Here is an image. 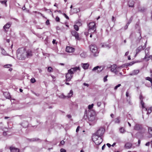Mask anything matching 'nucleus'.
<instances>
[{"instance_id": "nucleus-36", "label": "nucleus", "mask_w": 152, "mask_h": 152, "mask_svg": "<svg viewBox=\"0 0 152 152\" xmlns=\"http://www.w3.org/2000/svg\"><path fill=\"white\" fill-rule=\"evenodd\" d=\"M133 19V17L132 16L129 19L128 22L127 23V25H129V24L131 22Z\"/></svg>"}, {"instance_id": "nucleus-58", "label": "nucleus", "mask_w": 152, "mask_h": 152, "mask_svg": "<svg viewBox=\"0 0 152 152\" xmlns=\"http://www.w3.org/2000/svg\"><path fill=\"white\" fill-rule=\"evenodd\" d=\"M66 116L69 118H71L72 117L71 115H68Z\"/></svg>"}, {"instance_id": "nucleus-62", "label": "nucleus", "mask_w": 152, "mask_h": 152, "mask_svg": "<svg viewBox=\"0 0 152 152\" xmlns=\"http://www.w3.org/2000/svg\"><path fill=\"white\" fill-rule=\"evenodd\" d=\"M107 145L108 146V147H110V146H111V145H110V144L108 143H107Z\"/></svg>"}, {"instance_id": "nucleus-51", "label": "nucleus", "mask_w": 152, "mask_h": 152, "mask_svg": "<svg viewBox=\"0 0 152 152\" xmlns=\"http://www.w3.org/2000/svg\"><path fill=\"white\" fill-rule=\"evenodd\" d=\"M143 97L141 94H140V102L141 101V100H143Z\"/></svg>"}, {"instance_id": "nucleus-40", "label": "nucleus", "mask_w": 152, "mask_h": 152, "mask_svg": "<svg viewBox=\"0 0 152 152\" xmlns=\"http://www.w3.org/2000/svg\"><path fill=\"white\" fill-rule=\"evenodd\" d=\"M53 69L51 67H49L48 68V71L49 72H51L52 71Z\"/></svg>"}, {"instance_id": "nucleus-27", "label": "nucleus", "mask_w": 152, "mask_h": 152, "mask_svg": "<svg viewBox=\"0 0 152 152\" xmlns=\"http://www.w3.org/2000/svg\"><path fill=\"white\" fill-rule=\"evenodd\" d=\"M101 68V66H96L94 67L92 69V71H96L97 70V71L98 69H100Z\"/></svg>"}, {"instance_id": "nucleus-45", "label": "nucleus", "mask_w": 152, "mask_h": 152, "mask_svg": "<svg viewBox=\"0 0 152 152\" xmlns=\"http://www.w3.org/2000/svg\"><path fill=\"white\" fill-rule=\"evenodd\" d=\"M116 20V18L114 17V16H113L112 18V21L114 23Z\"/></svg>"}, {"instance_id": "nucleus-55", "label": "nucleus", "mask_w": 152, "mask_h": 152, "mask_svg": "<svg viewBox=\"0 0 152 152\" xmlns=\"http://www.w3.org/2000/svg\"><path fill=\"white\" fill-rule=\"evenodd\" d=\"M150 142H147L145 144V145L146 146H149L150 145Z\"/></svg>"}, {"instance_id": "nucleus-9", "label": "nucleus", "mask_w": 152, "mask_h": 152, "mask_svg": "<svg viewBox=\"0 0 152 152\" xmlns=\"http://www.w3.org/2000/svg\"><path fill=\"white\" fill-rule=\"evenodd\" d=\"M147 43V42L145 43V44L144 46H139L136 50V53L135 55L136 56L137 55V54L139 53L140 52L141 50H143L146 47V44Z\"/></svg>"}, {"instance_id": "nucleus-11", "label": "nucleus", "mask_w": 152, "mask_h": 152, "mask_svg": "<svg viewBox=\"0 0 152 152\" xmlns=\"http://www.w3.org/2000/svg\"><path fill=\"white\" fill-rule=\"evenodd\" d=\"M70 70L71 72V73L73 74H74V73H75L77 71H78L79 72L80 71V68L79 66L73 68H72L71 69H69Z\"/></svg>"}, {"instance_id": "nucleus-32", "label": "nucleus", "mask_w": 152, "mask_h": 152, "mask_svg": "<svg viewBox=\"0 0 152 152\" xmlns=\"http://www.w3.org/2000/svg\"><path fill=\"white\" fill-rule=\"evenodd\" d=\"M152 110V107H151L148 109V111L147 113V114H148V115L151 112Z\"/></svg>"}, {"instance_id": "nucleus-41", "label": "nucleus", "mask_w": 152, "mask_h": 152, "mask_svg": "<svg viewBox=\"0 0 152 152\" xmlns=\"http://www.w3.org/2000/svg\"><path fill=\"white\" fill-rule=\"evenodd\" d=\"M94 106V104H92L91 105H89L88 106V108L89 110H90L92 109Z\"/></svg>"}, {"instance_id": "nucleus-48", "label": "nucleus", "mask_w": 152, "mask_h": 152, "mask_svg": "<svg viewBox=\"0 0 152 152\" xmlns=\"http://www.w3.org/2000/svg\"><path fill=\"white\" fill-rule=\"evenodd\" d=\"M101 102H98L97 103V105L98 107H99L101 105Z\"/></svg>"}, {"instance_id": "nucleus-25", "label": "nucleus", "mask_w": 152, "mask_h": 152, "mask_svg": "<svg viewBox=\"0 0 152 152\" xmlns=\"http://www.w3.org/2000/svg\"><path fill=\"white\" fill-rule=\"evenodd\" d=\"M138 10L139 11L141 12H145L146 10V8L144 7H138Z\"/></svg>"}, {"instance_id": "nucleus-60", "label": "nucleus", "mask_w": 152, "mask_h": 152, "mask_svg": "<svg viewBox=\"0 0 152 152\" xmlns=\"http://www.w3.org/2000/svg\"><path fill=\"white\" fill-rule=\"evenodd\" d=\"M56 40L55 39H53V40L52 42L53 44L56 43Z\"/></svg>"}, {"instance_id": "nucleus-59", "label": "nucleus", "mask_w": 152, "mask_h": 152, "mask_svg": "<svg viewBox=\"0 0 152 152\" xmlns=\"http://www.w3.org/2000/svg\"><path fill=\"white\" fill-rule=\"evenodd\" d=\"M3 134L4 136H6L7 135V132H4L3 133Z\"/></svg>"}, {"instance_id": "nucleus-19", "label": "nucleus", "mask_w": 152, "mask_h": 152, "mask_svg": "<svg viewBox=\"0 0 152 152\" xmlns=\"http://www.w3.org/2000/svg\"><path fill=\"white\" fill-rule=\"evenodd\" d=\"M149 48H146L145 50V57L144 58V59L147 60H148V59H147V58H149V57L148 56V53H149Z\"/></svg>"}, {"instance_id": "nucleus-64", "label": "nucleus", "mask_w": 152, "mask_h": 152, "mask_svg": "<svg viewBox=\"0 0 152 152\" xmlns=\"http://www.w3.org/2000/svg\"><path fill=\"white\" fill-rule=\"evenodd\" d=\"M150 73L151 74V77L152 78V70H151L150 71Z\"/></svg>"}, {"instance_id": "nucleus-42", "label": "nucleus", "mask_w": 152, "mask_h": 152, "mask_svg": "<svg viewBox=\"0 0 152 152\" xmlns=\"http://www.w3.org/2000/svg\"><path fill=\"white\" fill-rule=\"evenodd\" d=\"M30 81L31 82L33 83H34L36 81L35 79L33 77L31 78V79Z\"/></svg>"}, {"instance_id": "nucleus-35", "label": "nucleus", "mask_w": 152, "mask_h": 152, "mask_svg": "<svg viewBox=\"0 0 152 152\" xmlns=\"http://www.w3.org/2000/svg\"><path fill=\"white\" fill-rule=\"evenodd\" d=\"M119 130H120V132L121 133H124V132L125 131L124 129V128H123V127L121 128Z\"/></svg>"}, {"instance_id": "nucleus-24", "label": "nucleus", "mask_w": 152, "mask_h": 152, "mask_svg": "<svg viewBox=\"0 0 152 152\" xmlns=\"http://www.w3.org/2000/svg\"><path fill=\"white\" fill-rule=\"evenodd\" d=\"M72 10L73 11V13H76L80 11V9L77 8H74L72 10H71V11H72Z\"/></svg>"}, {"instance_id": "nucleus-20", "label": "nucleus", "mask_w": 152, "mask_h": 152, "mask_svg": "<svg viewBox=\"0 0 152 152\" xmlns=\"http://www.w3.org/2000/svg\"><path fill=\"white\" fill-rule=\"evenodd\" d=\"M132 144L131 143L128 142L125 144V148L126 149H129L132 147Z\"/></svg>"}, {"instance_id": "nucleus-18", "label": "nucleus", "mask_w": 152, "mask_h": 152, "mask_svg": "<svg viewBox=\"0 0 152 152\" xmlns=\"http://www.w3.org/2000/svg\"><path fill=\"white\" fill-rule=\"evenodd\" d=\"M11 152H19V150L18 148L13 147H10V148Z\"/></svg>"}, {"instance_id": "nucleus-13", "label": "nucleus", "mask_w": 152, "mask_h": 152, "mask_svg": "<svg viewBox=\"0 0 152 152\" xmlns=\"http://www.w3.org/2000/svg\"><path fill=\"white\" fill-rule=\"evenodd\" d=\"M11 25V23L10 22H8L3 27L4 29L5 32H7L8 30L10 27Z\"/></svg>"}, {"instance_id": "nucleus-47", "label": "nucleus", "mask_w": 152, "mask_h": 152, "mask_svg": "<svg viewBox=\"0 0 152 152\" xmlns=\"http://www.w3.org/2000/svg\"><path fill=\"white\" fill-rule=\"evenodd\" d=\"M107 76L106 75L104 77V82H106L107 81Z\"/></svg>"}, {"instance_id": "nucleus-34", "label": "nucleus", "mask_w": 152, "mask_h": 152, "mask_svg": "<svg viewBox=\"0 0 152 152\" xmlns=\"http://www.w3.org/2000/svg\"><path fill=\"white\" fill-rule=\"evenodd\" d=\"M140 104L142 105V108H145V103L143 102V100H141V101L140 102Z\"/></svg>"}, {"instance_id": "nucleus-44", "label": "nucleus", "mask_w": 152, "mask_h": 152, "mask_svg": "<svg viewBox=\"0 0 152 152\" xmlns=\"http://www.w3.org/2000/svg\"><path fill=\"white\" fill-rule=\"evenodd\" d=\"M126 97H129V98H130V96L129 95V92L128 91V90H127L126 92Z\"/></svg>"}, {"instance_id": "nucleus-37", "label": "nucleus", "mask_w": 152, "mask_h": 152, "mask_svg": "<svg viewBox=\"0 0 152 152\" xmlns=\"http://www.w3.org/2000/svg\"><path fill=\"white\" fill-rule=\"evenodd\" d=\"M74 29L76 31H78L79 30V27H78V26L77 25H74Z\"/></svg>"}, {"instance_id": "nucleus-14", "label": "nucleus", "mask_w": 152, "mask_h": 152, "mask_svg": "<svg viewBox=\"0 0 152 152\" xmlns=\"http://www.w3.org/2000/svg\"><path fill=\"white\" fill-rule=\"evenodd\" d=\"M142 128V125L141 124H136L134 127V129L136 130H141Z\"/></svg>"}, {"instance_id": "nucleus-17", "label": "nucleus", "mask_w": 152, "mask_h": 152, "mask_svg": "<svg viewBox=\"0 0 152 152\" xmlns=\"http://www.w3.org/2000/svg\"><path fill=\"white\" fill-rule=\"evenodd\" d=\"M139 72V70L138 69L134 70L133 71L131 72L130 73L129 75H134L137 74Z\"/></svg>"}, {"instance_id": "nucleus-54", "label": "nucleus", "mask_w": 152, "mask_h": 152, "mask_svg": "<svg viewBox=\"0 0 152 152\" xmlns=\"http://www.w3.org/2000/svg\"><path fill=\"white\" fill-rule=\"evenodd\" d=\"M64 140H62L60 142V144L62 145H64Z\"/></svg>"}, {"instance_id": "nucleus-56", "label": "nucleus", "mask_w": 152, "mask_h": 152, "mask_svg": "<svg viewBox=\"0 0 152 152\" xmlns=\"http://www.w3.org/2000/svg\"><path fill=\"white\" fill-rule=\"evenodd\" d=\"M79 128H80V127L79 126H78L77 128V129H76V132H77L78 131H79Z\"/></svg>"}, {"instance_id": "nucleus-61", "label": "nucleus", "mask_w": 152, "mask_h": 152, "mask_svg": "<svg viewBox=\"0 0 152 152\" xmlns=\"http://www.w3.org/2000/svg\"><path fill=\"white\" fill-rule=\"evenodd\" d=\"M105 146V145H104L102 147V150H104V148Z\"/></svg>"}, {"instance_id": "nucleus-49", "label": "nucleus", "mask_w": 152, "mask_h": 152, "mask_svg": "<svg viewBox=\"0 0 152 152\" xmlns=\"http://www.w3.org/2000/svg\"><path fill=\"white\" fill-rule=\"evenodd\" d=\"M60 152H66V151L65 149L63 148H61L60 149Z\"/></svg>"}, {"instance_id": "nucleus-30", "label": "nucleus", "mask_w": 152, "mask_h": 152, "mask_svg": "<svg viewBox=\"0 0 152 152\" xmlns=\"http://www.w3.org/2000/svg\"><path fill=\"white\" fill-rule=\"evenodd\" d=\"M73 94V92L72 91V90H71L69 92L68 94V96H67L68 97V98L72 96Z\"/></svg>"}, {"instance_id": "nucleus-52", "label": "nucleus", "mask_w": 152, "mask_h": 152, "mask_svg": "<svg viewBox=\"0 0 152 152\" xmlns=\"http://www.w3.org/2000/svg\"><path fill=\"white\" fill-rule=\"evenodd\" d=\"M102 70V69H101V68L100 69H98L97 70V71H96V72L97 73H99L101 72Z\"/></svg>"}, {"instance_id": "nucleus-5", "label": "nucleus", "mask_w": 152, "mask_h": 152, "mask_svg": "<svg viewBox=\"0 0 152 152\" xmlns=\"http://www.w3.org/2000/svg\"><path fill=\"white\" fill-rule=\"evenodd\" d=\"M89 48L91 51L94 54V56H98L99 52L97 48L95 45H91L89 46Z\"/></svg>"}, {"instance_id": "nucleus-33", "label": "nucleus", "mask_w": 152, "mask_h": 152, "mask_svg": "<svg viewBox=\"0 0 152 152\" xmlns=\"http://www.w3.org/2000/svg\"><path fill=\"white\" fill-rule=\"evenodd\" d=\"M7 1L6 0L1 1H0L1 3L2 4H4L6 7L7 6Z\"/></svg>"}, {"instance_id": "nucleus-1", "label": "nucleus", "mask_w": 152, "mask_h": 152, "mask_svg": "<svg viewBox=\"0 0 152 152\" xmlns=\"http://www.w3.org/2000/svg\"><path fill=\"white\" fill-rule=\"evenodd\" d=\"M85 115L88 118V123L90 126H93L96 124L97 119L96 117L94 111L88 110V112L87 110H85L84 116Z\"/></svg>"}, {"instance_id": "nucleus-10", "label": "nucleus", "mask_w": 152, "mask_h": 152, "mask_svg": "<svg viewBox=\"0 0 152 152\" xmlns=\"http://www.w3.org/2000/svg\"><path fill=\"white\" fill-rule=\"evenodd\" d=\"M72 35L75 37V39L77 40H80V38L79 37L78 33L75 31L73 30L71 32Z\"/></svg>"}, {"instance_id": "nucleus-57", "label": "nucleus", "mask_w": 152, "mask_h": 152, "mask_svg": "<svg viewBox=\"0 0 152 152\" xmlns=\"http://www.w3.org/2000/svg\"><path fill=\"white\" fill-rule=\"evenodd\" d=\"M83 85L85 86H87L88 87L89 86V84L88 83H83Z\"/></svg>"}, {"instance_id": "nucleus-21", "label": "nucleus", "mask_w": 152, "mask_h": 152, "mask_svg": "<svg viewBox=\"0 0 152 152\" xmlns=\"http://www.w3.org/2000/svg\"><path fill=\"white\" fill-rule=\"evenodd\" d=\"M81 65L82 66V67L84 69H88L89 66V64L88 63H82Z\"/></svg>"}, {"instance_id": "nucleus-43", "label": "nucleus", "mask_w": 152, "mask_h": 152, "mask_svg": "<svg viewBox=\"0 0 152 152\" xmlns=\"http://www.w3.org/2000/svg\"><path fill=\"white\" fill-rule=\"evenodd\" d=\"M121 84H118L116 86H115V87H114V90H116L117 88L120 87L121 86Z\"/></svg>"}, {"instance_id": "nucleus-50", "label": "nucleus", "mask_w": 152, "mask_h": 152, "mask_svg": "<svg viewBox=\"0 0 152 152\" xmlns=\"http://www.w3.org/2000/svg\"><path fill=\"white\" fill-rule=\"evenodd\" d=\"M63 15L67 19H69V17H68V16H67L65 13H63Z\"/></svg>"}, {"instance_id": "nucleus-8", "label": "nucleus", "mask_w": 152, "mask_h": 152, "mask_svg": "<svg viewBox=\"0 0 152 152\" xmlns=\"http://www.w3.org/2000/svg\"><path fill=\"white\" fill-rule=\"evenodd\" d=\"M117 66L116 64H113L110 67V71L111 72L115 73V74H117L118 71L117 70Z\"/></svg>"}, {"instance_id": "nucleus-46", "label": "nucleus", "mask_w": 152, "mask_h": 152, "mask_svg": "<svg viewBox=\"0 0 152 152\" xmlns=\"http://www.w3.org/2000/svg\"><path fill=\"white\" fill-rule=\"evenodd\" d=\"M55 20L57 22H59L60 21V18L58 16L56 17Z\"/></svg>"}, {"instance_id": "nucleus-39", "label": "nucleus", "mask_w": 152, "mask_h": 152, "mask_svg": "<svg viewBox=\"0 0 152 152\" xmlns=\"http://www.w3.org/2000/svg\"><path fill=\"white\" fill-rule=\"evenodd\" d=\"M12 65L11 64H6L4 66V67L5 68H9Z\"/></svg>"}, {"instance_id": "nucleus-26", "label": "nucleus", "mask_w": 152, "mask_h": 152, "mask_svg": "<svg viewBox=\"0 0 152 152\" xmlns=\"http://www.w3.org/2000/svg\"><path fill=\"white\" fill-rule=\"evenodd\" d=\"M114 121L115 123H119L120 121V117H118L116 118L114 120Z\"/></svg>"}, {"instance_id": "nucleus-28", "label": "nucleus", "mask_w": 152, "mask_h": 152, "mask_svg": "<svg viewBox=\"0 0 152 152\" xmlns=\"http://www.w3.org/2000/svg\"><path fill=\"white\" fill-rule=\"evenodd\" d=\"M148 129L149 134L152 136V127H148Z\"/></svg>"}, {"instance_id": "nucleus-15", "label": "nucleus", "mask_w": 152, "mask_h": 152, "mask_svg": "<svg viewBox=\"0 0 152 152\" xmlns=\"http://www.w3.org/2000/svg\"><path fill=\"white\" fill-rule=\"evenodd\" d=\"M33 55V53L32 51L29 50L26 52V56L27 58H30Z\"/></svg>"}, {"instance_id": "nucleus-29", "label": "nucleus", "mask_w": 152, "mask_h": 152, "mask_svg": "<svg viewBox=\"0 0 152 152\" xmlns=\"http://www.w3.org/2000/svg\"><path fill=\"white\" fill-rule=\"evenodd\" d=\"M0 48L1 50V54L4 55H6L7 54V53L5 50L3 48L1 47H0Z\"/></svg>"}, {"instance_id": "nucleus-22", "label": "nucleus", "mask_w": 152, "mask_h": 152, "mask_svg": "<svg viewBox=\"0 0 152 152\" xmlns=\"http://www.w3.org/2000/svg\"><path fill=\"white\" fill-rule=\"evenodd\" d=\"M4 96L7 98L8 99H10L11 98L10 94L9 93L6 92L3 93Z\"/></svg>"}, {"instance_id": "nucleus-38", "label": "nucleus", "mask_w": 152, "mask_h": 152, "mask_svg": "<svg viewBox=\"0 0 152 152\" xmlns=\"http://www.w3.org/2000/svg\"><path fill=\"white\" fill-rule=\"evenodd\" d=\"M39 139L38 138H34L30 139V141H37Z\"/></svg>"}, {"instance_id": "nucleus-6", "label": "nucleus", "mask_w": 152, "mask_h": 152, "mask_svg": "<svg viewBox=\"0 0 152 152\" xmlns=\"http://www.w3.org/2000/svg\"><path fill=\"white\" fill-rule=\"evenodd\" d=\"M105 132V129L103 127L100 128L93 135H96L98 137H101L103 135Z\"/></svg>"}, {"instance_id": "nucleus-23", "label": "nucleus", "mask_w": 152, "mask_h": 152, "mask_svg": "<svg viewBox=\"0 0 152 152\" xmlns=\"http://www.w3.org/2000/svg\"><path fill=\"white\" fill-rule=\"evenodd\" d=\"M21 125L23 127L26 128L28 125V123L27 121H24L21 123Z\"/></svg>"}, {"instance_id": "nucleus-16", "label": "nucleus", "mask_w": 152, "mask_h": 152, "mask_svg": "<svg viewBox=\"0 0 152 152\" xmlns=\"http://www.w3.org/2000/svg\"><path fill=\"white\" fill-rule=\"evenodd\" d=\"M135 3L134 1L132 0H129L128 1V4L130 7H133Z\"/></svg>"}, {"instance_id": "nucleus-63", "label": "nucleus", "mask_w": 152, "mask_h": 152, "mask_svg": "<svg viewBox=\"0 0 152 152\" xmlns=\"http://www.w3.org/2000/svg\"><path fill=\"white\" fill-rule=\"evenodd\" d=\"M129 51H127L126 52V53H125V56H126L127 55H128V54H129Z\"/></svg>"}, {"instance_id": "nucleus-2", "label": "nucleus", "mask_w": 152, "mask_h": 152, "mask_svg": "<svg viewBox=\"0 0 152 152\" xmlns=\"http://www.w3.org/2000/svg\"><path fill=\"white\" fill-rule=\"evenodd\" d=\"M17 56L19 60H24L26 57V52L23 48H20L17 51Z\"/></svg>"}, {"instance_id": "nucleus-12", "label": "nucleus", "mask_w": 152, "mask_h": 152, "mask_svg": "<svg viewBox=\"0 0 152 152\" xmlns=\"http://www.w3.org/2000/svg\"><path fill=\"white\" fill-rule=\"evenodd\" d=\"M75 50V48L69 46L66 47V51L68 53H73Z\"/></svg>"}, {"instance_id": "nucleus-4", "label": "nucleus", "mask_w": 152, "mask_h": 152, "mask_svg": "<svg viewBox=\"0 0 152 152\" xmlns=\"http://www.w3.org/2000/svg\"><path fill=\"white\" fill-rule=\"evenodd\" d=\"M92 139L96 145L100 144L102 141V138L100 137H98L96 135H93Z\"/></svg>"}, {"instance_id": "nucleus-53", "label": "nucleus", "mask_w": 152, "mask_h": 152, "mask_svg": "<svg viewBox=\"0 0 152 152\" xmlns=\"http://www.w3.org/2000/svg\"><path fill=\"white\" fill-rule=\"evenodd\" d=\"M46 24L47 25H48L50 24V22L49 20H47L46 22Z\"/></svg>"}, {"instance_id": "nucleus-7", "label": "nucleus", "mask_w": 152, "mask_h": 152, "mask_svg": "<svg viewBox=\"0 0 152 152\" xmlns=\"http://www.w3.org/2000/svg\"><path fill=\"white\" fill-rule=\"evenodd\" d=\"M70 70H68V73L66 75V81H69L71 80L73 76V74L71 72Z\"/></svg>"}, {"instance_id": "nucleus-31", "label": "nucleus", "mask_w": 152, "mask_h": 152, "mask_svg": "<svg viewBox=\"0 0 152 152\" xmlns=\"http://www.w3.org/2000/svg\"><path fill=\"white\" fill-rule=\"evenodd\" d=\"M145 79L146 80H148L151 84V85H152V78L149 77H145Z\"/></svg>"}, {"instance_id": "nucleus-3", "label": "nucleus", "mask_w": 152, "mask_h": 152, "mask_svg": "<svg viewBox=\"0 0 152 152\" xmlns=\"http://www.w3.org/2000/svg\"><path fill=\"white\" fill-rule=\"evenodd\" d=\"M88 33L91 34L96 33V26L95 23L94 22H90L88 24Z\"/></svg>"}]
</instances>
